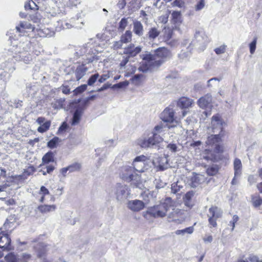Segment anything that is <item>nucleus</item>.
Wrapping results in <instances>:
<instances>
[{
	"mask_svg": "<svg viewBox=\"0 0 262 262\" xmlns=\"http://www.w3.org/2000/svg\"><path fill=\"white\" fill-rule=\"evenodd\" d=\"M224 135L220 133L216 135L209 136L206 141V144L210 147H213V149H205L203 151V158L207 161L213 162H219L224 159L223 154L225 148L222 143Z\"/></svg>",
	"mask_w": 262,
	"mask_h": 262,
	"instance_id": "nucleus-1",
	"label": "nucleus"
},
{
	"mask_svg": "<svg viewBox=\"0 0 262 262\" xmlns=\"http://www.w3.org/2000/svg\"><path fill=\"white\" fill-rule=\"evenodd\" d=\"M172 57V53L167 48L159 47L154 51V54H146L143 60L145 62L142 63L140 69L145 72L151 70L155 68H159Z\"/></svg>",
	"mask_w": 262,
	"mask_h": 262,
	"instance_id": "nucleus-2",
	"label": "nucleus"
},
{
	"mask_svg": "<svg viewBox=\"0 0 262 262\" xmlns=\"http://www.w3.org/2000/svg\"><path fill=\"white\" fill-rule=\"evenodd\" d=\"M170 205L167 202H161L159 204L154 205L148 209L144 212L143 216L146 219H149L151 217L154 218L163 217L166 216Z\"/></svg>",
	"mask_w": 262,
	"mask_h": 262,
	"instance_id": "nucleus-3",
	"label": "nucleus"
},
{
	"mask_svg": "<svg viewBox=\"0 0 262 262\" xmlns=\"http://www.w3.org/2000/svg\"><path fill=\"white\" fill-rule=\"evenodd\" d=\"M208 211L209 213V215H208L209 227L210 228L217 227V220L222 217L223 211L217 206L212 205L209 208Z\"/></svg>",
	"mask_w": 262,
	"mask_h": 262,
	"instance_id": "nucleus-4",
	"label": "nucleus"
},
{
	"mask_svg": "<svg viewBox=\"0 0 262 262\" xmlns=\"http://www.w3.org/2000/svg\"><path fill=\"white\" fill-rule=\"evenodd\" d=\"M0 248L7 251L14 250L10 234L4 231L0 232Z\"/></svg>",
	"mask_w": 262,
	"mask_h": 262,
	"instance_id": "nucleus-5",
	"label": "nucleus"
},
{
	"mask_svg": "<svg viewBox=\"0 0 262 262\" xmlns=\"http://www.w3.org/2000/svg\"><path fill=\"white\" fill-rule=\"evenodd\" d=\"M163 141V139L157 134H154L152 137L148 138V140H141L139 144L142 148H147L151 145L158 144Z\"/></svg>",
	"mask_w": 262,
	"mask_h": 262,
	"instance_id": "nucleus-6",
	"label": "nucleus"
},
{
	"mask_svg": "<svg viewBox=\"0 0 262 262\" xmlns=\"http://www.w3.org/2000/svg\"><path fill=\"white\" fill-rule=\"evenodd\" d=\"M147 159V158L144 155L136 157L132 164L134 170L138 172H143L145 167V162Z\"/></svg>",
	"mask_w": 262,
	"mask_h": 262,
	"instance_id": "nucleus-7",
	"label": "nucleus"
},
{
	"mask_svg": "<svg viewBox=\"0 0 262 262\" xmlns=\"http://www.w3.org/2000/svg\"><path fill=\"white\" fill-rule=\"evenodd\" d=\"M133 167L126 166L122 168L120 177L124 181L130 182L134 179V175L133 174Z\"/></svg>",
	"mask_w": 262,
	"mask_h": 262,
	"instance_id": "nucleus-8",
	"label": "nucleus"
},
{
	"mask_svg": "<svg viewBox=\"0 0 262 262\" xmlns=\"http://www.w3.org/2000/svg\"><path fill=\"white\" fill-rule=\"evenodd\" d=\"M174 113L172 109L166 108L161 115V119L165 122L172 123L174 120Z\"/></svg>",
	"mask_w": 262,
	"mask_h": 262,
	"instance_id": "nucleus-9",
	"label": "nucleus"
},
{
	"mask_svg": "<svg viewBox=\"0 0 262 262\" xmlns=\"http://www.w3.org/2000/svg\"><path fill=\"white\" fill-rule=\"evenodd\" d=\"M128 208L133 211H139L145 207L144 203L141 200L129 201L127 203Z\"/></svg>",
	"mask_w": 262,
	"mask_h": 262,
	"instance_id": "nucleus-10",
	"label": "nucleus"
},
{
	"mask_svg": "<svg viewBox=\"0 0 262 262\" xmlns=\"http://www.w3.org/2000/svg\"><path fill=\"white\" fill-rule=\"evenodd\" d=\"M141 51V48L140 47H135V45L132 43L124 48L123 53L124 54L127 55V56L130 58V57L136 56Z\"/></svg>",
	"mask_w": 262,
	"mask_h": 262,
	"instance_id": "nucleus-11",
	"label": "nucleus"
},
{
	"mask_svg": "<svg viewBox=\"0 0 262 262\" xmlns=\"http://www.w3.org/2000/svg\"><path fill=\"white\" fill-rule=\"evenodd\" d=\"M45 118L43 117H39L36 120V122L39 124H41V125L39 126L37 128V131L40 133H43L47 132L49 130L51 126V121L48 120L45 122Z\"/></svg>",
	"mask_w": 262,
	"mask_h": 262,
	"instance_id": "nucleus-12",
	"label": "nucleus"
},
{
	"mask_svg": "<svg viewBox=\"0 0 262 262\" xmlns=\"http://www.w3.org/2000/svg\"><path fill=\"white\" fill-rule=\"evenodd\" d=\"M197 102L201 108H206L211 105L212 97L209 94H206L199 98Z\"/></svg>",
	"mask_w": 262,
	"mask_h": 262,
	"instance_id": "nucleus-13",
	"label": "nucleus"
},
{
	"mask_svg": "<svg viewBox=\"0 0 262 262\" xmlns=\"http://www.w3.org/2000/svg\"><path fill=\"white\" fill-rule=\"evenodd\" d=\"M81 165L79 163H73L66 167L62 168L60 169V173L62 175L63 177H66L67 175V172L68 171L69 172H73L75 171H79L81 169Z\"/></svg>",
	"mask_w": 262,
	"mask_h": 262,
	"instance_id": "nucleus-14",
	"label": "nucleus"
},
{
	"mask_svg": "<svg viewBox=\"0 0 262 262\" xmlns=\"http://www.w3.org/2000/svg\"><path fill=\"white\" fill-rule=\"evenodd\" d=\"M56 208V205L55 204H41L37 207V209L40 213L42 214H47L48 213L54 211Z\"/></svg>",
	"mask_w": 262,
	"mask_h": 262,
	"instance_id": "nucleus-15",
	"label": "nucleus"
},
{
	"mask_svg": "<svg viewBox=\"0 0 262 262\" xmlns=\"http://www.w3.org/2000/svg\"><path fill=\"white\" fill-rule=\"evenodd\" d=\"M193 100L186 97H181L177 102V105L182 108H187L190 107Z\"/></svg>",
	"mask_w": 262,
	"mask_h": 262,
	"instance_id": "nucleus-16",
	"label": "nucleus"
},
{
	"mask_svg": "<svg viewBox=\"0 0 262 262\" xmlns=\"http://www.w3.org/2000/svg\"><path fill=\"white\" fill-rule=\"evenodd\" d=\"M133 31L134 33L141 36L143 34L144 29L142 23L138 20H135L133 22Z\"/></svg>",
	"mask_w": 262,
	"mask_h": 262,
	"instance_id": "nucleus-17",
	"label": "nucleus"
},
{
	"mask_svg": "<svg viewBox=\"0 0 262 262\" xmlns=\"http://www.w3.org/2000/svg\"><path fill=\"white\" fill-rule=\"evenodd\" d=\"M87 70L88 68L84 64L79 66L75 71V75L77 80H80L85 75Z\"/></svg>",
	"mask_w": 262,
	"mask_h": 262,
	"instance_id": "nucleus-18",
	"label": "nucleus"
},
{
	"mask_svg": "<svg viewBox=\"0 0 262 262\" xmlns=\"http://www.w3.org/2000/svg\"><path fill=\"white\" fill-rule=\"evenodd\" d=\"M54 161V153L51 151H48L47 152L42 158V164L41 165L48 164L50 162H53Z\"/></svg>",
	"mask_w": 262,
	"mask_h": 262,
	"instance_id": "nucleus-19",
	"label": "nucleus"
},
{
	"mask_svg": "<svg viewBox=\"0 0 262 262\" xmlns=\"http://www.w3.org/2000/svg\"><path fill=\"white\" fill-rule=\"evenodd\" d=\"M83 111L81 108H77L75 111L72 120V125H76L79 123Z\"/></svg>",
	"mask_w": 262,
	"mask_h": 262,
	"instance_id": "nucleus-20",
	"label": "nucleus"
},
{
	"mask_svg": "<svg viewBox=\"0 0 262 262\" xmlns=\"http://www.w3.org/2000/svg\"><path fill=\"white\" fill-rule=\"evenodd\" d=\"M38 194L40 196L39 202L40 203H43L46 200V196L50 194L49 190L44 186L40 187V190L38 192Z\"/></svg>",
	"mask_w": 262,
	"mask_h": 262,
	"instance_id": "nucleus-21",
	"label": "nucleus"
},
{
	"mask_svg": "<svg viewBox=\"0 0 262 262\" xmlns=\"http://www.w3.org/2000/svg\"><path fill=\"white\" fill-rule=\"evenodd\" d=\"M220 167L217 165H212L209 166L206 170V173L209 176H214L219 173Z\"/></svg>",
	"mask_w": 262,
	"mask_h": 262,
	"instance_id": "nucleus-22",
	"label": "nucleus"
},
{
	"mask_svg": "<svg viewBox=\"0 0 262 262\" xmlns=\"http://www.w3.org/2000/svg\"><path fill=\"white\" fill-rule=\"evenodd\" d=\"M16 29L19 33H24L26 29L33 30L34 27L29 23L22 22L20 23L19 26L16 27Z\"/></svg>",
	"mask_w": 262,
	"mask_h": 262,
	"instance_id": "nucleus-23",
	"label": "nucleus"
},
{
	"mask_svg": "<svg viewBox=\"0 0 262 262\" xmlns=\"http://www.w3.org/2000/svg\"><path fill=\"white\" fill-rule=\"evenodd\" d=\"M242 167V165L241 160L236 158L234 161V170L235 177L238 176L241 174Z\"/></svg>",
	"mask_w": 262,
	"mask_h": 262,
	"instance_id": "nucleus-24",
	"label": "nucleus"
},
{
	"mask_svg": "<svg viewBox=\"0 0 262 262\" xmlns=\"http://www.w3.org/2000/svg\"><path fill=\"white\" fill-rule=\"evenodd\" d=\"M173 30L169 27H165L163 29V39L165 42L168 41L172 37Z\"/></svg>",
	"mask_w": 262,
	"mask_h": 262,
	"instance_id": "nucleus-25",
	"label": "nucleus"
},
{
	"mask_svg": "<svg viewBox=\"0 0 262 262\" xmlns=\"http://www.w3.org/2000/svg\"><path fill=\"white\" fill-rule=\"evenodd\" d=\"M60 142L61 139L59 138L54 137L48 142L47 146L51 149L56 148Z\"/></svg>",
	"mask_w": 262,
	"mask_h": 262,
	"instance_id": "nucleus-26",
	"label": "nucleus"
},
{
	"mask_svg": "<svg viewBox=\"0 0 262 262\" xmlns=\"http://www.w3.org/2000/svg\"><path fill=\"white\" fill-rule=\"evenodd\" d=\"M160 34V31L158 30L156 27L151 28L148 33V37L150 39H155Z\"/></svg>",
	"mask_w": 262,
	"mask_h": 262,
	"instance_id": "nucleus-27",
	"label": "nucleus"
},
{
	"mask_svg": "<svg viewBox=\"0 0 262 262\" xmlns=\"http://www.w3.org/2000/svg\"><path fill=\"white\" fill-rule=\"evenodd\" d=\"M132 34L130 31H126L124 34H122L120 38L121 43H126L130 42L132 40Z\"/></svg>",
	"mask_w": 262,
	"mask_h": 262,
	"instance_id": "nucleus-28",
	"label": "nucleus"
},
{
	"mask_svg": "<svg viewBox=\"0 0 262 262\" xmlns=\"http://www.w3.org/2000/svg\"><path fill=\"white\" fill-rule=\"evenodd\" d=\"M6 262H19V258L13 252H10L5 256Z\"/></svg>",
	"mask_w": 262,
	"mask_h": 262,
	"instance_id": "nucleus-29",
	"label": "nucleus"
},
{
	"mask_svg": "<svg viewBox=\"0 0 262 262\" xmlns=\"http://www.w3.org/2000/svg\"><path fill=\"white\" fill-rule=\"evenodd\" d=\"M213 122H216V124H219L221 126V131L222 132L223 130V125L224 123V122L223 121V120L221 118V117L220 114H217L215 115H213L212 117V123L213 126L215 125V124L213 123Z\"/></svg>",
	"mask_w": 262,
	"mask_h": 262,
	"instance_id": "nucleus-30",
	"label": "nucleus"
},
{
	"mask_svg": "<svg viewBox=\"0 0 262 262\" xmlns=\"http://www.w3.org/2000/svg\"><path fill=\"white\" fill-rule=\"evenodd\" d=\"M25 8L26 10H37L38 9V6L32 0H27V2L25 5Z\"/></svg>",
	"mask_w": 262,
	"mask_h": 262,
	"instance_id": "nucleus-31",
	"label": "nucleus"
},
{
	"mask_svg": "<svg viewBox=\"0 0 262 262\" xmlns=\"http://www.w3.org/2000/svg\"><path fill=\"white\" fill-rule=\"evenodd\" d=\"M251 202L255 208H258L262 204V199L259 195H252Z\"/></svg>",
	"mask_w": 262,
	"mask_h": 262,
	"instance_id": "nucleus-32",
	"label": "nucleus"
},
{
	"mask_svg": "<svg viewBox=\"0 0 262 262\" xmlns=\"http://www.w3.org/2000/svg\"><path fill=\"white\" fill-rule=\"evenodd\" d=\"M11 224H12V223L7 220L2 227V228L4 230L3 231L5 233L10 234L14 229V228L12 227Z\"/></svg>",
	"mask_w": 262,
	"mask_h": 262,
	"instance_id": "nucleus-33",
	"label": "nucleus"
},
{
	"mask_svg": "<svg viewBox=\"0 0 262 262\" xmlns=\"http://www.w3.org/2000/svg\"><path fill=\"white\" fill-rule=\"evenodd\" d=\"M172 19L174 24H178L181 22V14L179 11H173L172 14Z\"/></svg>",
	"mask_w": 262,
	"mask_h": 262,
	"instance_id": "nucleus-34",
	"label": "nucleus"
},
{
	"mask_svg": "<svg viewBox=\"0 0 262 262\" xmlns=\"http://www.w3.org/2000/svg\"><path fill=\"white\" fill-rule=\"evenodd\" d=\"M36 169L33 165H30L25 169L23 171V173L25 175V177L27 178L29 176L32 175L35 171Z\"/></svg>",
	"mask_w": 262,
	"mask_h": 262,
	"instance_id": "nucleus-35",
	"label": "nucleus"
},
{
	"mask_svg": "<svg viewBox=\"0 0 262 262\" xmlns=\"http://www.w3.org/2000/svg\"><path fill=\"white\" fill-rule=\"evenodd\" d=\"M37 35L41 37H46L50 36V30L48 28L39 29L37 31Z\"/></svg>",
	"mask_w": 262,
	"mask_h": 262,
	"instance_id": "nucleus-36",
	"label": "nucleus"
},
{
	"mask_svg": "<svg viewBox=\"0 0 262 262\" xmlns=\"http://www.w3.org/2000/svg\"><path fill=\"white\" fill-rule=\"evenodd\" d=\"M87 89L86 84H82L76 88L74 91L73 93L75 95H78L84 92Z\"/></svg>",
	"mask_w": 262,
	"mask_h": 262,
	"instance_id": "nucleus-37",
	"label": "nucleus"
},
{
	"mask_svg": "<svg viewBox=\"0 0 262 262\" xmlns=\"http://www.w3.org/2000/svg\"><path fill=\"white\" fill-rule=\"evenodd\" d=\"M127 20L126 18H122L119 23L118 30L123 32L127 25Z\"/></svg>",
	"mask_w": 262,
	"mask_h": 262,
	"instance_id": "nucleus-38",
	"label": "nucleus"
},
{
	"mask_svg": "<svg viewBox=\"0 0 262 262\" xmlns=\"http://www.w3.org/2000/svg\"><path fill=\"white\" fill-rule=\"evenodd\" d=\"M99 77V75L98 73L91 75L88 80V85L90 86L93 85Z\"/></svg>",
	"mask_w": 262,
	"mask_h": 262,
	"instance_id": "nucleus-39",
	"label": "nucleus"
},
{
	"mask_svg": "<svg viewBox=\"0 0 262 262\" xmlns=\"http://www.w3.org/2000/svg\"><path fill=\"white\" fill-rule=\"evenodd\" d=\"M257 42V37H255L253 39V41L249 44L250 52L251 54H253L256 50Z\"/></svg>",
	"mask_w": 262,
	"mask_h": 262,
	"instance_id": "nucleus-40",
	"label": "nucleus"
},
{
	"mask_svg": "<svg viewBox=\"0 0 262 262\" xmlns=\"http://www.w3.org/2000/svg\"><path fill=\"white\" fill-rule=\"evenodd\" d=\"M194 195V192L192 191H188L185 195V204L188 205L189 202L191 201L192 198Z\"/></svg>",
	"mask_w": 262,
	"mask_h": 262,
	"instance_id": "nucleus-41",
	"label": "nucleus"
},
{
	"mask_svg": "<svg viewBox=\"0 0 262 262\" xmlns=\"http://www.w3.org/2000/svg\"><path fill=\"white\" fill-rule=\"evenodd\" d=\"M191 182L192 184L194 186L200 184L201 183L200 175L198 174H194L193 177L191 178Z\"/></svg>",
	"mask_w": 262,
	"mask_h": 262,
	"instance_id": "nucleus-42",
	"label": "nucleus"
},
{
	"mask_svg": "<svg viewBox=\"0 0 262 262\" xmlns=\"http://www.w3.org/2000/svg\"><path fill=\"white\" fill-rule=\"evenodd\" d=\"M226 47H227L225 45H222L219 47L215 48L214 49V52L217 55L223 54L226 51Z\"/></svg>",
	"mask_w": 262,
	"mask_h": 262,
	"instance_id": "nucleus-43",
	"label": "nucleus"
},
{
	"mask_svg": "<svg viewBox=\"0 0 262 262\" xmlns=\"http://www.w3.org/2000/svg\"><path fill=\"white\" fill-rule=\"evenodd\" d=\"M31 258V255L29 254H23L20 258H19V262H29Z\"/></svg>",
	"mask_w": 262,
	"mask_h": 262,
	"instance_id": "nucleus-44",
	"label": "nucleus"
},
{
	"mask_svg": "<svg viewBox=\"0 0 262 262\" xmlns=\"http://www.w3.org/2000/svg\"><path fill=\"white\" fill-rule=\"evenodd\" d=\"M205 6V1L204 0H200L195 7V9L196 11H199L202 10Z\"/></svg>",
	"mask_w": 262,
	"mask_h": 262,
	"instance_id": "nucleus-45",
	"label": "nucleus"
},
{
	"mask_svg": "<svg viewBox=\"0 0 262 262\" xmlns=\"http://www.w3.org/2000/svg\"><path fill=\"white\" fill-rule=\"evenodd\" d=\"M239 220V217L237 215H234L232 217V220L230 222V224L232 226V230H233L235 224L238 222Z\"/></svg>",
	"mask_w": 262,
	"mask_h": 262,
	"instance_id": "nucleus-46",
	"label": "nucleus"
},
{
	"mask_svg": "<svg viewBox=\"0 0 262 262\" xmlns=\"http://www.w3.org/2000/svg\"><path fill=\"white\" fill-rule=\"evenodd\" d=\"M110 77V72H108L107 73L102 74L98 79V81L100 83H102L104 82L105 80H106L107 79H108Z\"/></svg>",
	"mask_w": 262,
	"mask_h": 262,
	"instance_id": "nucleus-47",
	"label": "nucleus"
},
{
	"mask_svg": "<svg viewBox=\"0 0 262 262\" xmlns=\"http://www.w3.org/2000/svg\"><path fill=\"white\" fill-rule=\"evenodd\" d=\"M128 82L127 81H125L123 82H120L117 84L114 85V86L118 88H121L124 86H126L128 85Z\"/></svg>",
	"mask_w": 262,
	"mask_h": 262,
	"instance_id": "nucleus-48",
	"label": "nucleus"
},
{
	"mask_svg": "<svg viewBox=\"0 0 262 262\" xmlns=\"http://www.w3.org/2000/svg\"><path fill=\"white\" fill-rule=\"evenodd\" d=\"M46 168H47V171L43 172V175H46L47 173H51V172H52L53 171V170L55 169V167L53 165H48L46 167Z\"/></svg>",
	"mask_w": 262,
	"mask_h": 262,
	"instance_id": "nucleus-49",
	"label": "nucleus"
},
{
	"mask_svg": "<svg viewBox=\"0 0 262 262\" xmlns=\"http://www.w3.org/2000/svg\"><path fill=\"white\" fill-rule=\"evenodd\" d=\"M62 92L64 94H69L70 93V89L69 85H64L62 86L61 88Z\"/></svg>",
	"mask_w": 262,
	"mask_h": 262,
	"instance_id": "nucleus-50",
	"label": "nucleus"
},
{
	"mask_svg": "<svg viewBox=\"0 0 262 262\" xmlns=\"http://www.w3.org/2000/svg\"><path fill=\"white\" fill-rule=\"evenodd\" d=\"M184 4V2H182V0H174L173 2L172 3V5L173 6H177L179 8L182 7V5Z\"/></svg>",
	"mask_w": 262,
	"mask_h": 262,
	"instance_id": "nucleus-51",
	"label": "nucleus"
},
{
	"mask_svg": "<svg viewBox=\"0 0 262 262\" xmlns=\"http://www.w3.org/2000/svg\"><path fill=\"white\" fill-rule=\"evenodd\" d=\"M129 57L128 56L124 57L121 61L120 65L121 67H124L129 61Z\"/></svg>",
	"mask_w": 262,
	"mask_h": 262,
	"instance_id": "nucleus-52",
	"label": "nucleus"
},
{
	"mask_svg": "<svg viewBox=\"0 0 262 262\" xmlns=\"http://www.w3.org/2000/svg\"><path fill=\"white\" fill-rule=\"evenodd\" d=\"M15 178L16 180L18 181H24L27 179V178L25 177V175L23 173H22L21 174L16 176Z\"/></svg>",
	"mask_w": 262,
	"mask_h": 262,
	"instance_id": "nucleus-53",
	"label": "nucleus"
},
{
	"mask_svg": "<svg viewBox=\"0 0 262 262\" xmlns=\"http://www.w3.org/2000/svg\"><path fill=\"white\" fill-rule=\"evenodd\" d=\"M184 233H187L188 234H191L194 231V228L193 226H190L184 229Z\"/></svg>",
	"mask_w": 262,
	"mask_h": 262,
	"instance_id": "nucleus-54",
	"label": "nucleus"
},
{
	"mask_svg": "<svg viewBox=\"0 0 262 262\" xmlns=\"http://www.w3.org/2000/svg\"><path fill=\"white\" fill-rule=\"evenodd\" d=\"M212 239L213 238L211 235H207L203 238V241L205 243H211Z\"/></svg>",
	"mask_w": 262,
	"mask_h": 262,
	"instance_id": "nucleus-55",
	"label": "nucleus"
},
{
	"mask_svg": "<svg viewBox=\"0 0 262 262\" xmlns=\"http://www.w3.org/2000/svg\"><path fill=\"white\" fill-rule=\"evenodd\" d=\"M249 260L252 262H262V259H259L257 256L250 257Z\"/></svg>",
	"mask_w": 262,
	"mask_h": 262,
	"instance_id": "nucleus-56",
	"label": "nucleus"
},
{
	"mask_svg": "<svg viewBox=\"0 0 262 262\" xmlns=\"http://www.w3.org/2000/svg\"><path fill=\"white\" fill-rule=\"evenodd\" d=\"M110 86H111V84H108V83H105V84H103L102 87H101L100 88L98 89L97 91L98 92L103 91H104L105 90H106V89H108L110 87Z\"/></svg>",
	"mask_w": 262,
	"mask_h": 262,
	"instance_id": "nucleus-57",
	"label": "nucleus"
},
{
	"mask_svg": "<svg viewBox=\"0 0 262 262\" xmlns=\"http://www.w3.org/2000/svg\"><path fill=\"white\" fill-rule=\"evenodd\" d=\"M68 127V125L66 122H63L62 123L61 126L59 128V131H63L66 130Z\"/></svg>",
	"mask_w": 262,
	"mask_h": 262,
	"instance_id": "nucleus-58",
	"label": "nucleus"
},
{
	"mask_svg": "<svg viewBox=\"0 0 262 262\" xmlns=\"http://www.w3.org/2000/svg\"><path fill=\"white\" fill-rule=\"evenodd\" d=\"M256 187L259 192L262 194V181L257 184Z\"/></svg>",
	"mask_w": 262,
	"mask_h": 262,
	"instance_id": "nucleus-59",
	"label": "nucleus"
},
{
	"mask_svg": "<svg viewBox=\"0 0 262 262\" xmlns=\"http://www.w3.org/2000/svg\"><path fill=\"white\" fill-rule=\"evenodd\" d=\"M201 144V142L200 141H198L194 142L191 145L193 146H198Z\"/></svg>",
	"mask_w": 262,
	"mask_h": 262,
	"instance_id": "nucleus-60",
	"label": "nucleus"
},
{
	"mask_svg": "<svg viewBox=\"0 0 262 262\" xmlns=\"http://www.w3.org/2000/svg\"><path fill=\"white\" fill-rule=\"evenodd\" d=\"M176 234H177V235H180L181 234H184V229H182V230H177L176 231Z\"/></svg>",
	"mask_w": 262,
	"mask_h": 262,
	"instance_id": "nucleus-61",
	"label": "nucleus"
},
{
	"mask_svg": "<svg viewBox=\"0 0 262 262\" xmlns=\"http://www.w3.org/2000/svg\"><path fill=\"white\" fill-rule=\"evenodd\" d=\"M169 146L173 151H175L176 150L177 146L175 144H170Z\"/></svg>",
	"mask_w": 262,
	"mask_h": 262,
	"instance_id": "nucleus-62",
	"label": "nucleus"
},
{
	"mask_svg": "<svg viewBox=\"0 0 262 262\" xmlns=\"http://www.w3.org/2000/svg\"><path fill=\"white\" fill-rule=\"evenodd\" d=\"M162 128V126L157 125L155 127L154 129L155 131H159V130H161Z\"/></svg>",
	"mask_w": 262,
	"mask_h": 262,
	"instance_id": "nucleus-63",
	"label": "nucleus"
},
{
	"mask_svg": "<svg viewBox=\"0 0 262 262\" xmlns=\"http://www.w3.org/2000/svg\"><path fill=\"white\" fill-rule=\"evenodd\" d=\"M258 172L259 177L262 179V168L259 169Z\"/></svg>",
	"mask_w": 262,
	"mask_h": 262,
	"instance_id": "nucleus-64",
	"label": "nucleus"
}]
</instances>
